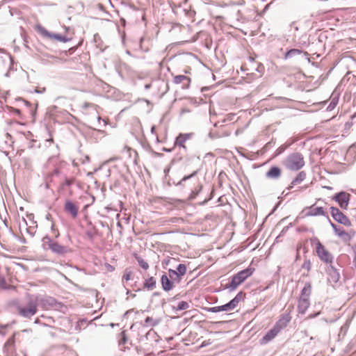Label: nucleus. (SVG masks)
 Instances as JSON below:
<instances>
[{"mask_svg":"<svg viewBox=\"0 0 356 356\" xmlns=\"http://www.w3.org/2000/svg\"><path fill=\"white\" fill-rule=\"evenodd\" d=\"M241 69L245 72L247 77L251 80L261 77L264 71V65L251 57H249L244 62Z\"/></svg>","mask_w":356,"mask_h":356,"instance_id":"f257e3e1","label":"nucleus"},{"mask_svg":"<svg viewBox=\"0 0 356 356\" xmlns=\"http://www.w3.org/2000/svg\"><path fill=\"white\" fill-rule=\"evenodd\" d=\"M37 311V301L32 298H30L26 304L17 307L18 314L24 318H30L36 314Z\"/></svg>","mask_w":356,"mask_h":356,"instance_id":"f03ea898","label":"nucleus"},{"mask_svg":"<svg viewBox=\"0 0 356 356\" xmlns=\"http://www.w3.org/2000/svg\"><path fill=\"white\" fill-rule=\"evenodd\" d=\"M284 165L290 170H298L303 167L305 161L303 156L300 153H294L289 155L284 163Z\"/></svg>","mask_w":356,"mask_h":356,"instance_id":"7ed1b4c3","label":"nucleus"},{"mask_svg":"<svg viewBox=\"0 0 356 356\" xmlns=\"http://www.w3.org/2000/svg\"><path fill=\"white\" fill-rule=\"evenodd\" d=\"M254 270V269L252 268H248L238 272L232 277V281L229 284V287L232 289H236L238 285L252 275Z\"/></svg>","mask_w":356,"mask_h":356,"instance_id":"20e7f679","label":"nucleus"},{"mask_svg":"<svg viewBox=\"0 0 356 356\" xmlns=\"http://www.w3.org/2000/svg\"><path fill=\"white\" fill-rule=\"evenodd\" d=\"M330 213L333 218L338 222L347 227L351 226L352 224L350 220L339 209L331 207Z\"/></svg>","mask_w":356,"mask_h":356,"instance_id":"39448f33","label":"nucleus"},{"mask_svg":"<svg viewBox=\"0 0 356 356\" xmlns=\"http://www.w3.org/2000/svg\"><path fill=\"white\" fill-rule=\"evenodd\" d=\"M316 252L320 259L325 263H332V256L330 252L321 243L318 242L316 245Z\"/></svg>","mask_w":356,"mask_h":356,"instance_id":"423d86ee","label":"nucleus"},{"mask_svg":"<svg viewBox=\"0 0 356 356\" xmlns=\"http://www.w3.org/2000/svg\"><path fill=\"white\" fill-rule=\"evenodd\" d=\"M6 275H3L0 274V286L2 289H10L13 285V280L11 277V273L10 272V268L8 267H6Z\"/></svg>","mask_w":356,"mask_h":356,"instance_id":"0eeeda50","label":"nucleus"},{"mask_svg":"<svg viewBox=\"0 0 356 356\" xmlns=\"http://www.w3.org/2000/svg\"><path fill=\"white\" fill-rule=\"evenodd\" d=\"M191 79L190 77L185 75L175 76L172 83L176 85H180L182 89H187L191 85Z\"/></svg>","mask_w":356,"mask_h":356,"instance_id":"6e6552de","label":"nucleus"},{"mask_svg":"<svg viewBox=\"0 0 356 356\" xmlns=\"http://www.w3.org/2000/svg\"><path fill=\"white\" fill-rule=\"evenodd\" d=\"M48 240V248L54 252L59 254H64L67 252V249L65 247L60 245L57 242L52 241L49 238H47Z\"/></svg>","mask_w":356,"mask_h":356,"instance_id":"1a4fd4ad","label":"nucleus"},{"mask_svg":"<svg viewBox=\"0 0 356 356\" xmlns=\"http://www.w3.org/2000/svg\"><path fill=\"white\" fill-rule=\"evenodd\" d=\"M65 211L71 215L73 218H76L78 215L79 207L72 202L67 200L64 206Z\"/></svg>","mask_w":356,"mask_h":356,"instance_id":"9d476101","label":"nucleus"},{"mask_svg":"<svg viewBox=\"0 0 356 356\" xmlns=\"http://www.w3.org/2000/svg\"><path fill=\"white\" fill-rule=\"evenodd\" d=\"M280 333V332L274 327L271 328L260 340L261 345H265L272 341Z\"/></svg>","mask_w":356,"mask_h":356,"instance_id":"9b49d317","label":"nucleus"},{"mask_svg":"<svg viewBox=\"0 0 356 356\" xmlns=\"http://www.w3.org/2000/svg\"><path fill=\"white\" fill-rule=\"evenodd\" d=\"M291 321L289 315H282L280 319L274 325V327L280 332L282 329L285 328Z\"/></svg>","mask_w":356,"mask_h":356,"instance_id":"f8f14e48","label":"nucleus"},{"mask_svg":"<svg viewBox=\"0 0 356 356\" xmlns=\"http://www.w3.org/2000/svg\"><path fill=\"white\" fill-rule=\"evenodd\" d=\"M335 199L341 208H346L349 201V194L341 192L336 195Z\"/></svg>","mask_w":356,"mask_h":356,"instance_id":"ddd939ff","label":"nucleus"},{"mask_svg":"<svg viewBox=\"0 0 356 356\" xmlns=\"http://www.w3.org/2000/svg\"><path fill=\"white\" fill-rule=\"evenodd\" d=\"M332 227L334 229L335 234L343 240H350L352 234L346 232L343 228L332 223Z\"/></svg>","mask_w":356,"mask_h":356,"instance_id":"4468645a","label":"nucleus"},{"mask_svg":"<svg viewBox=\"0 0 356 356\" xmlns=\"http://www.w3.org/2000/svg\"><path fill=\"white\" fill-rule=\"evenodd\" d=\"M187 270V268L185 264H180L177 268V270L170 269L169 270V274L170 277H172L173 275H175L178 277L180 279L181 276H183L186 274Z\"/></svg>","mask_w":356,"mask_h":356,"instance_id":"2eb2a0df","label":"nucleus"},{"mask_svg":"<svg viewBox=\"0 0 356 356\" xmlns=\"http://www.w3.org/2000/svg\"><path fill=\"white\" fill-rule=\"evenodd\" d=\"M161 282L163 289L165 291H169L172 290L174 287L173 282L171 281L166 275H162L161 278Z\"/></svg>","mask_w":356,"mask_h":356,"instance_id":"dca6fc26","label":"nucleus"},{"mask_svg":"<svg viewBox=\"0 0 356 356\" xmlns=\"http://www.w3.org/2000/svg\"><path fill=\"white\" fill-rule=\"evenodd\" d=\"M282 175V170L277 166L271 167L269 170L266 173V177L269 179H278Z\"/></svg>","mask_w":356,"mask_h":356,"instance_id":"f3484780","label":"nucleus"},{"mask_svg":"<svg viewBox=\"0 0 356 356\" xmlns=\"http://www.w3.org/2000/svg\"><path fill=\"white\" fill-rule=\"evenodd\" d=\"M309 300L299 298L298 304V312L303 314L309 307Z\"/></svg>","mask_w":356,"mask_h":356,"instance_id":"a211bd4d","label":"nucleus"},{"mask_svg":"<svg viewBox=\"0 0 356 356\" xmlns=\"http://www.w3.org/2000/svg\"><path fill=\"white\" fill-rule=\"evenodd\" d=\"M191 136V134H180L176 138L175 145L185 148V143Z\"/></svg>","mask_w":356,"mask_h":356,"instance_id":"6ab92c4d","label":"nucleus"},{"mask_svg":"<svg viewBox=\"0 0 356 356\" xmlns=\"http://www.w3.org/2000/svg\"><path fill=\"white\" fill-rule=\"evenodd\" d=\"M312 293V285L310 283H306L304 288L301 291L300 298L309 300Z\"/></svg>","mask_w":356,"mask_h":356,"instance_id":"aec40b11","label":"nucleus"},{"mask_svg":"<svg viewBox=\"0 0 356 356\" xmlns=\"http://www.w3.org/2000/svg\"><path fill=\"white\" fill-rule=\"evenodd\" d=\"M144 288L147 290H152L156 286V280L153 277L146 279L143 284Z\"/></svg>","mask_w":356,"mask_h":356,"instance_id":"412c9836","label":"nucleus"},{"mask_svg":"<svg viewBox=\"0 0 356 356\" xmlns=\"http://www.w3.org/2000/svg\"><path fill=\"white\" fill-rule=\"evenodd\" d=\"M241 300V293H238L234 299L229 302L228 306L230 310L234 309L239 303Z\"/></svg>","mask_w":356,"mask_h":356,"instance_id":"4be33fe9","label":"nucleus"},{"mask_svg":"<svg viewBox=\"0 0 356 356\" xmlns=\"http://www.w3.org/2000/svg\"><path fill=\"white\" fill-rule=\"evenodd\" d=\"M135 258L137 260L139 266L143 269L147 270L149 268V264H148V263L145 259H143L142 257H140V256H138V255H136Z\"/></svg>","mask_w":356,"mask_h":356,"instance_id":"5701e85b","label":"nucleus"},{"mask_svg":"<svg viewBox=\"0 0 356 356\" xmlns=\"http://www.w3.org/2000/svg\"><path fill=\"white\" fill-rule=\"evenodd\" d=\"M229 310L230 309H229V307L227 303L224 305H222V306H217V307H211L209 309V311H211L212 312H219L221 311H229Z\"/></svg>","mask_w":356,"mask_h":356,"instance_id":"b1692460","label":"nucleus"},{"mask_svg":"<svg viewBox=\"0 0 356 356\" xmlns=\"http://www.w3.org/2000/svg\"><path fill=\"white\" fill-rule=\"evenodd\" d=\"M301 54V51L297 49H293L289 51H288L284 56L285 59H287L288 58L292 57L296 55H299Z\"/></svg>","mask_w":356,"mask_h":356,"instance_id":"393cba45","label":"nucleus"},{"mask_svg":"<svg viewBox=\"0 0 356 356\" xmlns=\"http://www.w3.org/2000/svg\"><path fill=\"white\" fill-rule=\"evenodd\" d=\"M305 177V174L303 172H300L296 179L292 181V184L296 185L300 183L302 180H304Z\"/></svg>","mask_w":356,"mask_h":356,"instance_id":"a878e982","label":"nucleus"},{"mask_svg":"<svg viewBox=\"0 0 356 356\" xmlns=\"http://www.w3.org/2000/svg\"><path fill=\"white\" fill-rule=\"evenodd\" d=\"M189 307V305L187 302L181 301L177 305V309L179 310H184L187 309Z\"/></svg>","mask_w":356,"mask_h":356,"instance_id":"bb28decb","label":"nucleus"},{"mask_svg":"<svg viewBox=\"0 0 356 356\" xmlns=\"http://www.w3.org/2000/svg\"><path fill=\"white\" fill-rule=\"evenodd\" d=\"M132 277V273L131 271L126 270L122 276V279L127 282L130 280Z\"/></svg>","mask_w":356,"mask_h":356,"instance_id":"cd10ccee","label":"nucleus"},{"mask_svg":"<svg viewBox=\"0 0 356 356\" xmlns=\"http://www.w3.org/2000/svg\"><path fill=\"white\" fill-rule=\"evenodd\" d=\"M225 132L221 134V136H228L231 134V130L229 129H227V127H224Z\"/></svg>","mask_w":356,"mask_h":356,"instance_id":"c85d7f7f","label":"nucleus"},{"mask_svg":"<svg viewBox=\"0 0 356 356\" xmlns=\"http://www.w3.org/2000/svg\"><path fill=\"white\" fill-rule=\"evenodd\" d=\"M86 235L87 236L88 238L91 240L93 238L95 234L92 231H87L86 232Z\"/></svg>","mask_w":356,"mask_h":356,"instance_id":"c756f323","label":"nucleus"},{"mask_svg":"<svg viewBox=\"0 0 356 356\" xmlns=\"http://www.w3.org/2000/svg\"><path fill=\"white\" fill-rule=\"evenodd\" d=\"M197 174V171H195L193 172L191 175H188V176H185L182 179L181 181H186L187 179H188L189 178L195 176V175Z\"/></svg>","mask_w":356,"mask_h":356,"instance_id":"7c9ffc66","label":"nucleus"},{"mask_svg":"<svg viewBox=\"0 0 356 356\" xmlns=\"http://www.w3.org/2000/svg\"><path fill=\"white\" fill-rule=\"evenodd\" d=\"M51 229H52L54 235L56 237H58L59 236V232H58V231L57 229H54V225L51 227Z\"/></svg>","mask_w":356,"mask_h":356,"instance_id":"2f4dec72","label":"nucleus"},{"mask_svg":"<svg viewBox=\"0 0 356 356\" xmlns=\"http://www.w3.org/2000/svg\"><path fill=\"white\" fill-rule=\"evenodd\" d=\"M354 252H355V257H354L353 263H354L355 266L356 267V245L355 247Z\"/></svg>","mask_w":356,"mask_h":356,"instance_id":"473e14b6","label":"nucleus"},{"mask_svg":"<svg viewBox=\"0 0 356 356\" xmlns=\"http://www.w3.org/2000/svg\"><path fill=\"white\" fill-rule=\"evenodd\" d=\"M55 38L60 40V41H63L64 40L63 39V38L60 35H55Z\"/></svg>","mask_w":356,"mask_h":356,"instance_id":"72a5a7b5","label":"nucleus"},{"mask_svg":"<svg viewBox=\"0 0 356 356\" xmlns=\"http://www.w3.org/2000/svg\"><path fill=\"white\" fill-rule=\"evenodd\" d=\"M151 86H152V84H151V83H147V84H145V89H149V88H151Z\"/></svg>","mask_w":356,"mask_h":356,"instance_id":"f704fd0d","label":"nucleus"},{"mask_svg":"<svg viewBox=\"0 0 356 356\" xmlns=\"http://www.w3.org/2000/svg\"><path fill=\"white\" fill-rule=\"evenodd\" d=\"M335 278H336V281L339 279V275L338 274H336Z\"/></svg>","mask_w":356,"mask_h":356,"instance_id":"c9c22d12","label":"nucleus"},{"mask_svg":"<svg viewBox=\"0 0 356 356\" xmlns=\"http://www.w3.org/2000/svg\"><path fill=\"white\" fill-rule=\"evenodd\" d=\"M7 137H10V135L9 134H6Z\"/></svg>","mask_w":356,"mask_h":356,"instance_id":"e433bc0d","label":"nucleus"},{"mask_svg":"<svg viewBox=\"0 0 356 356\" xmlns=\"http://www.w3.org/2000/svg\"><path fill=\"white\" fill-rule=\"evenodd\" d=\"M184 72H185V73H189L188 70H185Z\"/></svg>","mask_w":356,"mask_h":356,"instance_id":"4c0bfd02","label":"nucleus"},{"mask_svg":"<svg viewBox=\"0 0 356 356\" xmlns=\"http://www.w3.org/2000/svg\"><path fill=\"white\" fill-rule=\"evenodd\" d=\"M123 341H124V343H125L126 339H125L124 337H123Z\"/></svg>","mask_w":356,"mask_h":356,"instance_id":"58836bf2","label":"nucleus"}]
</instances>
